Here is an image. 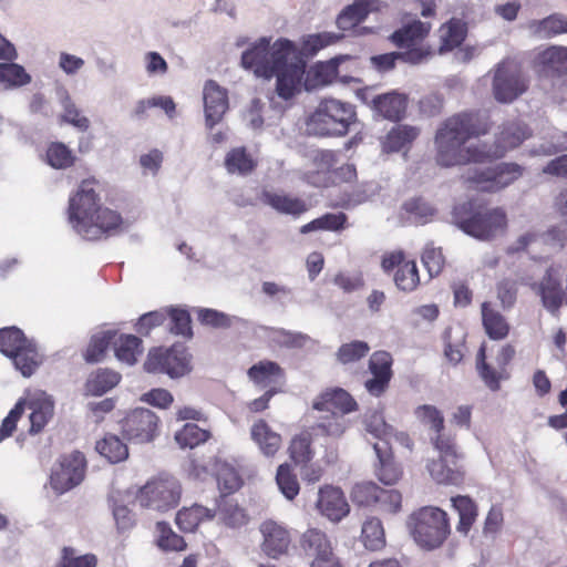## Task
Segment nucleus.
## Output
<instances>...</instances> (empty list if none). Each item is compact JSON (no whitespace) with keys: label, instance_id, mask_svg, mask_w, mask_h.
<instances>
[{"label":"nucleus","instance_id":"17","mask_svg":"<svg viewBox=\"0 0 567 567\" xmlns=\"http://www.w3.org/2000/svg\"><path fill=\"white\" fill-rule=\"evenodd\" d=\"M537 72L542 78L567 74V47L553 45L537 55Z\"/></svg>","mask_w":567,"mask_h":567},{"label":"nucleus","instance_id":"51","mask_svg":"<svg viewBox=\"0 0 567 567\" xmlns=\"http://www.w3.org/2000/svg\"><path fill=\"white\" fill-rule=\"evenodd\" d=\"M365 431L379 439V443L388 442L393 434V427L385 423L382 413L373 411L364 415Z\"/></svg>","mask_w":567,"mask_h":567},{"label":"nucleus","instance_id":"30","mask_svg":"<svg viewBox=\"0 0 567 567\" xmlns=\"http://www.w3.org/2000/svg\"><path fill=\"white\" fill-rule=\"evenodd\" d=\"M441 45L439 53H445L460 47L464 41L467 32L466 23L458 19H452L443 24L440 30Z\"/></svg>","mask_w":567,"mask_h":567},{"label":"nucleus","instance_id":"1","mask_svg":"<svg viewBox=\"0 0 567 567\" xmlns=\"http://www.w3.org/2000/svg\"><path fill=\"white\" fill-rule=\"evenodd\" d=\"M488 131L486 124H481L474 113H460L449 117L435 134L436 162L440 166L452 167L467 163H481L488 158L502 157L505 152L519 146L529 135L528 127L522 122L503 124L494 151L485 145H466L472 137H477Z\"/></svg>","mask_w":567,"mask_h":567},{"label":"nucleus","instance_id":"40","mask_svg":"<svg viewBox=\"0 0 567 567\" xmlns=\"http://www.w3.org/2000/svg\"><path fill=\"white\" fill-rule=\"evenodd\" d=\"M348 426V420L343 414L337 411L326 412L319 419V422L311 427L316 435L323 434L329 436H341Z\"/></svg>","mask_w":567,"mask_h":567},{"label":"nucleus","instance_id":"44","mask_svg":"<svg viewBox=\"0 0 567 567\" xmlns=\"http://www.w3.org/2000/svg\"><path fill=\"white\" fill-rule=\"evenodd\" d=\"M361 539L367 549L379 550L385 546V535L381 520L372 517L362 525Z\"/></svg>","mask_w":567,"mask_h":567},{"label":"nucleus","instance_id":"58","mask_svg":"<svg viewBox=\"0 0 567 567\" xmlns=\"http://www.w3.org/2000/svg\"><path fill=\"white\" fill-rule=\"evenodd\" d=\"M421 260L431 278L440 275L445 262L441 248L434 247L433 244L425 246Z\"/></svg>","mask_w":567,"mask_h":567},{"label":"nucleus","instance_id":"61","mask_svg":"<svg viewBox=\"0 0 567 567\" xmlns=\"http://www.w3.org/2000/svg\"><path fill=\"white\" fill-rule=\"evenodd\" d=\"M415 415L421 423L430 426L435 433L444 430V417L435 406L421 405L416 408Z\"/></svg>","mask_w":567,"mask_h":567},{"label":"nucleus","instance_id":"57","mask_svg":"<svg viewBox=\"0 0 567 567\" xmlns=\"http://www.w3.org/2000/svg\"><path fill=\"white\" fill-rule=\"evenodd\" d=\"M380 487L373 482H362L353 486L351 498L353 503L368 506L375 504Z\"/></svg>","mask_w":567,"mask_h":567},{"label":"nucleus","instance_id":"33","mask_svg":"<svg viewBox=\"0 0 567 567\" xmlns=\"http://www.w3.org/2000/svg\"><path fill=\"white\" fill-rule=\"evenodd\" d=\"M370 12L369 4L365 1H354L347 6L338 14L336 23L341 31L354 30L362 21L365 20Z\"/></svg>","mask_w":567,"mask_h":567},{"label":"nucleus","instance_id":"49","mask_svg":"<svg viewBox=\"0 0 567 567\" xmlns=\"http://www.w3.org/2000/svg\"><path fill=\"white\" fill-rule=\"evenodd\" d=\"M311 442L312 433L309 431H302L291 440L289 452L290 457L295 461V463L306 464L311 460Z\"/></svg>","mask_w":567,"mask_h":567},{"label":"nucleus","instance_id":"3","mask_svg":"<svg viewBox=\"0 0 567 567\" xmlns=\"http://www.w3.org/2000/svg\"><path fill=\"white\" fill-rule=\"evenodd\" d=\"M471 207L470 203H464L455 206L452 213L453 223L465 234L481 240H489L504 233L507 218L502 208L472 213Z\"/></svg>","mask_w":567,"mask_h":567},{"label":"nucleus","instance_id":"39","mask_svg":"<svg viewBox=\"0 0 567 567\" xmlns=\"http://www.w3.org/2000/svg\"><path fill=\"white\" fill-rule=\"evenodd\" d=\"M215 509L219 519L229 527L236 528L247 523V516L244 509L231 498L221 496Z\"/></svg>","mask_w":567,"mask_h":567},{"label":"nucleus","instance_id":"4","mask_svg":"<svg viewBox=\"0 0 567 567\" xmlns=\"http://www.w3.org/2000/svg\"><path fill=\"white\" fill-rule=\"evenodd\" d=\"M408 526L415 543L425 549L440 547L451 532L447 514L434 506H424L414 512L409 517Z\"/></svg>","mask_w":567,"mask_h":567},{"label":"nucleus","instance_id":"22","mask_svg":"<svg viewBox=\"0 0 567 567\" xmlns=\"http://www.w3.org/2000/svg\"><path fill=\"white\" fill-rule=\"evenodd\" d=\"M305 74V63L296 61L290 65L275 73L277 78L276 92L279 97L284 100L291 99L297 92L300 91L301 80Z\"/></svg>","mask_w":567,"mask_h":567},{"label":"nucleus","instance_id":"64","mask_svg":"<svg viewBox=\"0 0 567 567\" xmlns=\"http://www.w3.org/2000/svg\"><path fill=\"white\" fill-rule=\"evenodd\" d=\"M404 209L411 215L415 223L425 224L434 215V208L421 198L411 199L404 203Z\"/></svg>","mask_w":567,"mask_h":567},{"label":"nucleus","instance_id":"24","mask_svg":"<svg viewBox=\"0 0 567 567\" xmlns=\"http://www.w3.org/2000/svg\"><path fill=\"white\" fill-rule=\"evenodd\" d=\"M406 96L398 92L377 95L372 100L373 110L383 118L399 121L406 111Z\"/></svg>","mask_w":567,"mask_h":567},{"label":"nucleus","instance_id":"59","mask_svg":"<svg viewBox=\"0 0 567 567\" xmlns=\"http://www.w3.org/2000/svg\"><path fill=\"white\" fill-rule=\"evenodd\" d=\"M48 163L54 168H66L73 164L72 152L63 143H52L47 152Z\"/></svg>","mask_w":567,"mask_h":567},{"label":"nucleus","instance_id":"27","mask_svg":"<svg viewBox=\"0 0 567 567\" xmlns=\"http://www.w3.org/2000/svg\"><path fill=\"white\" fill-rule=\"evenodd\" d=\"M252 441L265 456H274L281 446V436L264 421L258 420L250 430Z\"/></svg>","mask_w":567,"mask_h":567},{"label":"nucleus","instance_id":"2","mask_svg":"<svg viewBox=\"0 0 567 567\" xmlns=\"http://www.w3.org/2000/svg\"><path fill=\"white\" fill-rule=\"evenodd\" d=\"M357 121L355 107L337 99H323L307 121V132L317 136H343Z\"/></svg>","mask_w":567,"mask_h":567},{"label":"nucleus","instance_id":"55","mask_svg":"<svg viewBox=\"0 0 567 567\" xmlns=\"http://www.w3.org/2000/svg\"><path fill=\"white\" fill-rule=\"evenodd\" d=\"M282 370L278 363L272 361H261L254 364L248 370V377L257 384L266 385L272 381L274 377L281 375Z\"/></svg>","mask_w":567,"mask_h":567},{"label":"nucleus","instance_id":"50","mask_svg":"<svg viewBox=\"0 0 567 567\" xmlns=\"http://www.w3.org/2000/svg\"><path fill=\"white\" fill-rule=\"evenodd\" d=\"M115 338V332L107 330L94 334L91 338L89 347L85 352V360L89 363H95L102 360L110 343Z\"/></svg>","mask_w":567,"mask_h":567},{"label":"nucleus","instance_id":"19","mask_svg":"<svg viewBox=\"0 0 567 567\" xmlns=\"http://www.w3.org/2000/svg\"><path fill=\"white\" fill-rule=\"evenodd\" d=\"M269 47L270 40L261 38L251 49L246 50L241 55L243 68L254 70L259 78L270 79Z\"/></svg>","mask_w":567,"mask_h":567},{"label":"nucleus","instance_id":"23","mask_svg":"<svg viewBox=\"0 0 567 567\" xmlns=\"http://www.w3.org/2000/svg\"><path fill=\"white\" fill-rule=\"evenodd\" d=\"M261 199L279 214L291 215L293 217H299L309 209V205L306 200L284 192L275 193L266 190L262 193Z\"/></svg>","mask_w":567,"mask_h":567},{"label":"nucleus","instance_id":"37","mask_svg":"<svg viewBox=\"0 0 567 567\" xmlns=\"http://www.w3.org/2000/svg\"><path fill=\"white\" fill-rule=\"evenodd\" d=\"M121 380V375L110 369H97L92 372L85 383L86 392L91 395H102L113 389Z\"/></svg>","mask_w":567,"mask_h":567},{"label":"nucleus","instance_id":"21","mask_svg":"<svg viewBox=\"0 0 567 567\" xmlns=\"http://www.w3.org/2000/svg\"><path fill=\"white\" fill-rule=\"evenodd\" d=\"M430 475L440 484L458 485L463 482L464 472L460 457H439L427 464Z\"/></svg>","mask_w":567,"mask_h":567},{"label":"nucleus","instance_id":"13","mask_svg":"<svg viewBox=\"0 0 567 567\" xmlns=\"http://www.w3.org/2000/svg\"><path fill=\"white\" fill-rule=\"evenodd\" d=\"M533 289L540 296L543 306L551 313H556L566 303V292L560 286V274L555 267L546 269L539 284H534Z\"/></svg>","mask_w":567,"mask_h":567},{"label":"nucleus","instance_id":"10","mask_svg":"<svg viewBox=\"0 0 567 567\" xmlns=\"http://www.w3.org/2000/svg\"><path fill=\"white\" fill-rule=\"evenodd\" d=\"M86 461L83 453L74 451L61 457L50 476L51 487L59 494L79 485L85 475Z\"/></svg>","mask_w":567,"mask_h":567},{"label":"nucleus","instance_id":"36","mask_svg":"<svg viewBox=\"0 0 567 567\" xmlns=\"http://www.w3.org/2000/svg\"><path fill=\"white\" fill-rule=\"evenodd\" d=\"M530 32L540 39H548L560 33H567V18L551 14L543 20H534L528 25Z\"/></svg>","mask_w":567,"mask_h":567},{"label":"nucleus","instance_id":"52","mask_svg":"<svg viewBox=\"0 0 567 567\" xmlns=\"http://www.w3.org/2000/svg\"><path fill=\"white\" fill-rule=\"evenodd\" d=\"M209 437V433L200 429L195 423H187L175 434V440L181 447L194 449L204 443Z\"/></svg>","mask_w":567,"mask_h":567},{"label":"nucleus","instance_id":"18","mask_svg":"<svg viewBox=\"0 0 567 567\" xmlns=\"http://www.w3.org/2000/svg\"><path fill=\"white\" fill-rule=\"evenodd\" d=\"M317 506L332 522L341 520L349 513V505L341 489L326 486L320 488Z\"/></svg>","mask_w":567,"mask_h":567},{"label":"nucleus","instance_id":"47","mask_svg":"<svg viewBox=\"0 0 567 567\" xmlns=\"http://www.w3.org/2000/svg\"><path fill=\"white\" fill-rule=\"evenodd\" d=\"M393 281L398 289L411 292L420 284V276L414 260H408L393 275Z\"/></svg>","mask_w":567,"mask_h":567},{"label":"nucleus","instance_id":"45","mask_svg":"<svg viewBox=\"0 0 567 567\" xmlns=\"http://www.w3.org/2000/svg\"><path fill=\"white\" fill-rule=\"evenodd\" d=\"M256 166L251 156L244 147H237L229 151L225 158V167L230 174H249Z\"/></svg>","mask_w":567,"mask_h":567},{"label":"nucleus","instance_id":"6","mask_svg":"<svg viewBox=\"0 0 567 567\" xmlns=\"http://www.w3.org/2000/svg\"><path fill=\"white\" fill-rule=\"evenodd\" d=\"M523 175V167L516 163H499L495 166L468 168L462 175L473 189L484 193H497L509 186Z\"/></svg>","mask_w":567,"mask_h":567},{"label":"nucleus","instance_id":"63","mask_svg":"<svg viewBox=\"0 0 567 567\" xmlns=\"http://www.w3.org/2000/svg\"><path fill=\"white\" fill-rule=\"evenodd\" d=\"M96 557L94 555H78L72 547L62 549V558L56 567H95Z\"/></svg>","mask_w":567,"mask_h":567},{"label":"nucleus","instance_id":"7","mask_svg":"<svg viewBox=\"0 0 567 567\" xmlns=\"http://www.w3.org/2000/svg\"><path fill=\"white\" fill-rule=\"evenodd\" d=\"M182 485L177 478L169 475L158 476L147 482L136 496L137 503L145 508L157 512H168L179 504Z\"/></svg>","mask_w":567,"mask_h":567},{"label":"nucleus","instance_id":"38","mask_svg":"<svg viewBox=\"0 0 567 567\" xmlns=\"http://www.w3.org/2000/svg\"><path fill=\"white\" fill-rule=\"evenodd\" d=\"M482 320L487 336L493 340H502L507 337L509 326L505 318L489 308L488 302L482 305Z\"/></svg>","mask_w":567,"mask_h":567},{"label":"nucleus","instance_id":"16","mask_svg":"<svg viewBox=\"0 0 567 567\" xmlns=\"http://www.w3.org/2000/svg\"><path fill=\"white\" fill-rule=\"evenodd\" d=\"M123 223L121 215L106 207H99L93 221L87 227L80 228V236L86 240H97L103 236L113 234Z\"/></svg>","mask_w":567,"mask_h":567},{"label":"nucleus","instance_id":"8","mask_svg":"<svg viewBox=\"0 0 567 567\" xmlns=\"http://www.w3.org/2000/svg\"><path fill=\"white\" fill-rule=\"evenodd\" d=\"M144 369L150 373H166L172 379L181 378L192 370L190 355L183 346L155 349L150 351Z\"/></svg>","mask_w":567,"mask_h":567},{"label":"nucleus","instance_id":"9","mask_svg":"<svg viewBox=\"0 0 567 567\" xmlns=\"http://www.w3.org/2000/svg\"><path fill=\"white\" fill-rule=\"evenodd\" d=\"M527 90L525 79L519 65L514 61L501 62L493 78V93L502 103H511Z\"/></svg>","mask_w":567,"mask_h":567},{"label":"nucleus","instance_id":"35","mask_svg":"<svg viewBox=\"0 0 567 567\" xmlns=\"http://www.w3.org/2000/svg\"><path fill=\"white\" fill-rule=\"evenodd\" d=\"M268 338L275 346L286 349H302L308 343H316V341L306 333L282 328H271L268 332Z\"/></svg>","mask_w":567,"mask_h":567},{"label":"nucleus","instance_id":"15","mask_svg":"<svg viewBox=\"0 0 567 567\" xmlns=\"http://www.w3.org/2000/svg\"><path fill=\"white\" fill-rule=\"evenodd\" d=\"M262 535L261 550L270 558L286 554L290 545L289 532L275 520H266L260 525Z\"/></svg>","mask_w":567,"mask_h":567},{"label":"nucleus","instance_id":"26","mask_svg":"<svg viewBox=\"0 0 567 567\" xmlns=\"http://www.w3.org/2000/svg\"><path fill=\"white\" fill-rule=\"evenodd\" d=\"M373 449L379 460L375 474L380 482L385 485L395 484L402 476V471L392 460L388 442L374 443Z\"/></svg>","mask_w":567,"mask_h":567},{"label":"nucleus","instance_id":"53","mask_svg":"<svg viewBox=\"0 0 567 567\" xmlns=\"http://www.w3.org/2000/svg\"><path fill=\"white\" fill-rule=\"evenodd\" d=\"M276 482L280 492L286 496V498L291 501L298 495L299 483L289 464L285 463L279 465L277 470Z\"/></svg>","mask_w":567,"mask_h":567},{"label":"nucleus","instance_id":"5","mask_svg":"<svg viewBox=\"0 0 567 567\" xmlns=\"http://www.w3.org/2000/svg\"><path fill=\"white\" fill-rule=\"evenodd\" d=\"M0 351L12 360L24 378L31 377L42 362L33 340L25 338L17 327L0 329Z\"/></svg>","mask_w":567,"mask_h":567},{"label":"nucleus","instance_id":"34","mask_svg":"<svg viewBox=\"0 0 567 567\" xmlns=\"http://www.w3.org/2000/svg\"><path fill=\"white\" fill-rule=\"evenodd\" d=\"M451 502L452 507L458 514L456 529L458 533L467 535L477 517V506L471 497L463 495L452 497Z\"/></svg>","mask_w":567,"mask_h":567},{"label":"nucleus","instance_id":"56","mask_svg":"<svg viewBox=\"0 0 567 567\" xmlns=\"http://www.w3.org/2000/svg\"><path fill=\"white\" fill-rule=\"evenodd\" d=\"M370 347L367 342L355 340L349 343H343L338 349L336 355L337 360L342 364H349L359 361L368 354Z\"/></svg>","mask_w":567,"mask_h":567},{"label":"nucleus","instance_id":"60","mask_svg":"<svg viewBox=\"0 0 567 567\" xmlns=\"http://www.w3.org/2000/svg\"><path fill=\"white\" fill-rule=\"evenodd\" d=\"M156 527L159 533L158 546L161 548L165 550H183L186 547L184 538L175 534L166 523L158 522Z\"/></svg>","mask_w":567,"mask_h":567},{"label":"nucleus","instance_id":"46","mask_svg":"<svg viewBox=\"0 0 567 567\" xmlns=\"http://www.w3.org/2000/svg\"><path fill=\"white\" fill-rule=\"evenodd\" d=\"M476 369L481 379L489 390L497 391L499 389V381L505 378L504 370L499 369V371H497L486 363V348L484 343L481 346L476 355Z\"/></svg>","mask_w":567,"mask_h":567},{"label":"nucleus","instance_id":"31","mask_svg":"<svg viewBox=\"0 0 567 567\" xmlns=\"http://www.w3.org/2000/svg\"><path fill=\"white\" fill-rule=\"evenodd\" d=\"M216 516L215 508L195 504L192 507L181 509L176 515V524L184 532H194L203 520H209Z\"/></svg>","mask_w":567,"mask_h":567},{"label":"nucleus","instance_id":"42","mask_svg":"<svg viewBox=\"0 0 567 567\" xmlns=\"http://www.w3.org/2000/svg\"><path fill=\"white\" fill-rule=\"evenodd\" d=\"M420 134V130L411 125H396L386 135L384 148L398 152L410 145Z\"/></svg>","mask_w":567,"mask_h":567},{"label":"nucleus","instance_id":"29","mask_svg":"<svg viewBox=\"0 0 567 567\" xmlns=\"http://www.w3.org/2000/svg\"><path fill=\"white\" fill-rule=\"evenodd\" d=\"M300 545L305 555L313 559L330 557V555L333 554L331 544L326 534L316 528L308 529L303 533Z\"/></svg>","mask_w":567,"mask_h":567},{"label":"nucleus","instance_id":"11","mask_svg":"<svg viewBox=\"0 0 567 567\" xmlns=\"http://www.w3.org/2000/svg\"><path fill=\"white\" fill-rule=\"evenodd\" d=\"M97 208V195L93 188V182L83 181L69 203V221L79 235L80 228H85L93 221Z\"/></svg>","mask_w":567,"mask_h":567},{"label":"nucleus","instance_id":"25","mask_svg":"<svg viewBox=\"0 0 567 567\" xmlns=\"http://www.w3.org/2000/svg\"><path fill=\"white\" fill-rule=\"evenodd\" d=\"M313 408L319 411H337L340 414H347L357 410V402L343 389H333L324 392L320 400L313 403Z\"/></svg>","mask_w":567,"mask_h":567},{"label":"nucleus","instance_id":"48","mask_svg":"<svg viewBox=\"0 0 567 567\" xmlns=\"http://www.w3.org/2000/svg\"><path fill=\"white\" fill-rule=\"evenodd\" d=\"M61 103L63 107L61 121L74 126L81 132L87 131L90 127V120L86 116L81 115V111L72 102L70 95L66 92L62 93Z\"/></svg>","mask_w":567,"mask_h":567},{"label":"nucleus","instance_id":"14","mask_svg":"<svg viewBox=\"0 0 567 567\" xmlns=\"http://www.w3.org/2000/svg\"><path fill=\"white\" fill-rule=\"evenodd\" d=\"M205 124L212 130L218 124L228 110V96L225 89L215 81L209 80L205 83L204 92Z\"/></svg>","mask_w":567,"mask_h":567},{"label":"nucleus","instance_id":"28","mask_svg":"<svg viewBox=\"0 0 567 567\" xmlns=\"http://www.w3.org/2000/svg\"><path fill=\"white\" fill-rule=\"evenodd\" d=\"M296 61L301 60L297 56L293 43L287 39L277 40L269 47L270 78Z\"/></svg>","mask_w":567,"mask_h":567},{"label":"nucleus","instance_id":"12","mask_svg":"<svg viewBox=\"0 0 567 567\" xmlns=\"http://www.w3.org/2000/svg\"><path fill=\"white\" fill-rule=\"evenodd\" d=\"M158 416L151 410H133L123 421V433L130 441L147 443L154 440L158 431Z\"/></svg>","mask_w":567,"mask_h":567},{"label":"nucleus","instance_id":"41","mask_svg":"<svg viewBox=\"0 0 567 567\" xmlns=\"http://www.w3.org/2000/svg\"><path fill=\"white\" fill-rule=\"evenodd\" d=\"M96 451L104 456L110 463H120L127 458L128 449L118 436L113 434L105 435L96 443Z\"/></svg>","mask_w":567,"mask_h":567},{"label":"nucleus","instance_id":"20","mask_svg":"<svg viewBox=\"0 0 567 567\" xmlns=\"http://www.w3.org/2000/svg\"><path fill=\"white\" fill-rule=\"evenodd\" d=\"M30 413V433L37 434L43 430L54 414V401L45 392L35 393L27 403Z\"/></svg>","mask_w":567,"mask_h":567},{"label":"nucleus","instance_id":"43","mask_svg":"<svg viewBox=\"0 0 567 567\" xmlns=\"http://www.w3.org/2000/svg\"><path fill=\"white\" fill-rule=\"evenodd\" d=\"M115 357L130 365L137 361V357L142 354V341L133 334L121 336L114 342Z\"/></svg>","mask_w":567,"mask_h":567},{"label":"nucleus","instance_id":"32","mask_svg":"<svg viewBox=\"0 0 567 567\" xmlns=\"http://www.w3.org/2000/svg\"><path fill=\"white\" fill-rule=\"evenodd\" d=\"M431 24L420 20H413L404 24L401 29L391 35L392 42L399 48H409L414 42L422 40L427 35Z\"/></svg>","mask_w":567,"mask_h":567},{"label":"nucleus","instance_id":"54","mask_svg":"<svg viewBox=\"0 0 567 567\" xmlns=\"http://www.w3.org/2000/svg\"><path fill=\"white\" fill-rule=\"evenodd\" d=\"M31 81L25 70L16 63H0V83L6 86H20Z\"/></svg>","mask_w":567,"mask_h":567},{"label":"nucleus","instance_id":"62","mask_svg":"<svg viewBox=\"0 0 567 567\" xmlns=\"http://www.w3.org/2000/svg\"><path fill=\"white\" fill-rule=\"evenodd\" d=\"M343 61L342 56L333 58L329 61L318 63L315 68V78L321 85L332 83L339 75V64Z\"/></svg>","mask_w":567,"mask_h":567}]
</instances>
